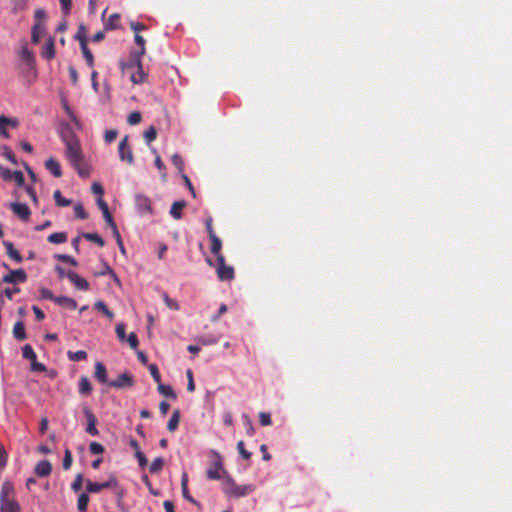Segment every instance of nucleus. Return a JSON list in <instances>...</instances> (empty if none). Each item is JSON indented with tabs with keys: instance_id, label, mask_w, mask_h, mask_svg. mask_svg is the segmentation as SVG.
<instances>
[{
	"instance_id": "obj_1",
	"label": "nucleus",
	"mask_w": 512,
	"mask_h": 512,
	"mask_svg": "<svg viewBox=\"0 0 512 512\" xmlns=\"http://www.w3.org/2000/svg\"><path fill=\"white\" fill-rule=\"evenodd\" d=\"M65 156L80 177L86 178L89 176L90 170L84 163V156L79 140L65 145Z\"/></svg>"
},
{
	"instance_id": "obj_2",
	"label": "nucleus",
	"mask_w": 512,
	"mask_h": 512,
	"mask_svg": "<svg viewBox=\"0 0 512 512\" xmlns=\"http://www.w3.org/2000/svg\"><path fill=\"white\" fill-rule=\"evenodd\" d=\"M217 261L216 273L220 281H231L234 279V268L227 265L224 256H219Z\"/></svg>"
},
{
	"instance_id": "obj_3",
	"label": "nucleus",
	"mask_w": 512,
	"mask_h": 512,
	"mask_svg": "<svg viewBox=\"0 0 512 512\" xmlns=\"http://www.w3.org/2000/svg\"><path fill=\"white\" fill-rule=\"evenodd\" d=\"M211 453L215 457V460L210 463L207 470V477L210 480H219L221 479L223 472L222 458L217 451H212Z\"/></svg>"
},
{
	"instance_id": "obj_4",
	"label": "nucleus",
	"mask_w": 512,
	"mask_h": 512,
	"mask_svg": "<svg viewBox=\"0 0 512 512\" xmlns=\"http://www.w3.org/2000/svg\"><path fill=\"white\" fill-rule=\"evenodd\" d=\"M118 488V481L115 476H110L109 479L102 483L87 481L86 490L88 493H98L103 489Z\"/></svg>"
},
{
	"instance_id": "obj_5",
	"label": "nucleus",
	"mask_w": 512,
	"mask_h": 512,
	"mask_svg": "<svg viewBox=\"0 0 512 512\" xmlns=\"http://www.w3.org/2000/svg\"><path fill=\"white\" fill-rule=\"evenodd\" d=\"M118 153L121 161H125L129 165L134 163V155L129 145V138L127 135L124 136L120 141L118 146Z\"/></svg>"
},
{
	"instance_id": "obj_6",
	"label": "nucleus",
	"mask_w": 512,
	"mask_h": 512,
	"mask_svg": "<svg viewBox=\"0 0 512 512\" xmlns=\"http://www.w3.org/2000/svg\"><path fill=\"white\" fill-rule=\"evenodd\" d=\"M108 385L117 389L132 387L134 385V378L131 374L124 372L117 379L110 381Z\"/></svg>"
},
{
	"instance_id": "obj_7",
	"label": "nucleus",
	"mask_w": 512,
	"mask_h": 512,
	"mask_svg": "<svg viewBox=\"0 0 512 512\" xmlns=\"http://www.w3.org/2000/svg\"><path fill=\"white\" fill-rule=\"evenodd\" d=\"M83 412H84V415L86 417V420H87V426H86V433L91 435V436H97L99 434V430L97 429L96 425H97V418L96 416L94 415V413L88 408V407H85L83 409Z\"/></svg>"
},
{
	"instance_id": "obj_8",
	"label": "nucleus",
	"mask_w": 512,
	"mask_h": 512,
	"mask_svg": "<svg viewBox=\"0 0 512 512\" xmlns=\"http://www.w3.org/2000/svg\"><path fill=\"white\" fill-rule=\"evenodd\" d=\"M27 280V274L23 269L10 270L8 274L3 276L5 283H23Z\"/></svg>"
},
{
	"instance_id": "obj_9",
	"label": "nucleus",
	"mask_w": 512,
	"mask_h": 512,
	"mask_svg": "<svg viewBox=\"0 0 512 512\" xmlns=\"http://www.w3.org/2000/svg\"><path fill=\"white\" fill-rule=\"evenodd\" d=\"M66 278L75 286L76 289L81 291H87L89 289V283L86 279L79 276L74 271H68Z\"/></svg>"
},
{
	"instance_id": "obj_10",
	"label": "nucleus",
	"mask_w": 512,
	"mask_h": 512,
	"mask_svg": "<svg viewBox=\"0 0 512 512\" xmlns=\"http://www.w3.org/2000/svg\"><path fill=\"white\" fill-rule=\"evenodd\" d=\"M1 175L5 180H14L20 187L24 186L25 178L21 171H11L8 168L1 167Z\"/></svg>"
},
{
	"instance_id": "obj_11",
	"label": "nucleus",
	"mask_w": 512,
	"mask_h": 512,
	"mask_svg": "<svg viewBox=\"0 0 512 512\" xmlns=\"http://www.w3.org/2000/svg\"><path fill=\"white\" fill-rule=\"evenodd\" d=\"M13 213L20 219L27 221L30 217V209L25 203L14 202L10 204Z\"/></svg>"
},
{
	"instance_id": "obj_12",
	"label": "nucleus",
	"mask_w": 512,
	"mask_h": 512,
	"mask_svg": "<svg viewBox=\"0 0 512 512\" xmlns=\"http://www.w3.org/2000/svg\"><path fill=\"white\" fill-rule=\"evenodd\" d=\"M135 64L138 68L137 72L131 75V81L134 84H141L146 81L147 74L143 71L140 55H135Z\"/></svg>"
},
{
	"instance_id": "obj_13",
	"label": "nucleus",
	"mask_w": 512,
	"mask_h": 512,
	"mask_svg": "<svg viewBox=\"0 0 512 512\" xmlns=\"http://www.w3.org/2000/svg\"><path fill=\"white\" fill-rule=\"evenodd\" d=\"M136 207L141 213H152V205L150 199L142 194L135 196Z\"/></svg>"
},
{
	"instance_id": "obj_14",
	"label": "nucleus",
	"mask_w": 512,
	"mask_h": 512,
	"mask_svg": "<svg viewBox=\"0 0 512 512\" xmlns=\"http://www.w3.org/2000/svg\"><path fill=\"white\" fill-rule=\"evenodd\" d=\"M21 507L15 498L0 501V512H20Z\"/></svg>"
},
{
	"instance_id": "obj_15",
	"label": "nucleus",
	"mask_w": 512,
	"mask_h": 512,
	"mask_svg": "<svg viewBox=\"0 0 512 512\" xmlns=\"http://www.w3.org/2000/svg\"><path fill=\"white\" fill-rule=\"evenodd\" d=\"M15 498V489L11 481H4L0 490V501Z\"/></svg>"
},
{
	"instance_id": "obj_16",
	"label": "nucleus",
	"mask_w": 512,
	"mask_h": 512,
	"mask_svg": "<svg viewBox=\"0 0 512 512\" xmlns=\"http://www.w3.org/2000/svg\"><path fill=\"white\" fill-rule=\"evenodd\" d=\"M34 471L39 477H47L52 472V465L48 460H42L36 464Z\"/></svg>"
},
{
	"instance_id": "obj_17",
	"label": "nucleus",
	"mask_w": 512,
	"mask_h": 512,
	"mask_svg": "<svg viewBox=\"0 0 512 512\" xmlns=\"http://www.w3.org/2000/svg\"><path fill=\"white\" fill-rule=\"evenodd\" d=\"M45 168L54 176V177H61L62 176V170L60 163L53 157L47 159L45 161Z\"/></svg>"
},
{
	"instance_id": "obj_18",
	"label": "nucleus",
	"mask_w": 512,
	"mask_h": 512,
	"mask_svg": "<svg viewBox=\"0 0 512 512\" xmlns=\"http://www.w3.org/2000/svg\"><path fill=\"white\" fill-rule=\"evenodd\" d=\"M60 138L64 142L65 145L68 143L76 142L78 141V138L76 137L74 131L69 125H65L60 130Z\"/></svg>"
},
{
	"instance_id": "obj_19",
	"label": "nucleus",
	"mask_w": 512,
	"mask_h": 512,
	"mask_svg": "<svg viewBox=\"0 0 512 512\" xmlns=\"http://www.w3.org/2000/svg\"><path fill=\"white\" fill-rule=\"evenodd\" d=\"M94 377L97 381L102 384H108L107 370L103 363L96 362Z\"/></svg>"
},
{
	"instance_id": "obj_20",
	"label": "nucleus",
	"mask_w": 512,
	"mask_h": 512,
	"mask_svg": "<svg viewBox=\"0 0 512 512\" xmlns=\"http://www.w3.org/2000/svg\"><path fill=\"white\" fill-rule=\"evenodd\" d=\"M226 493L235 496V497H243L249 493L248 486H239L235 483H231L229 488L226 489Z\"/></svg>"
},
{
	"instance_id": "obj_21",
	"label": "nucleus",
	"mask_w": 512,
	"mask_h": 512,
	"mask_svg": "<svg viewBox=\"0 0 512 512\" xmlns=\"http://www.w3.org/2000/svg\"><path fill=\"white\" fill-rule=\"evenodd\" d=\"M3 245L6 249L7 255L16 261L17 263H21L23 261V257L19 253V251L14 247L13 243L5 241L3 242Z\"/></svg>"
},
{
	"instance_id": "obj_22",
	"label": "nucleus",
	"mask_w": 512,
	"mask_h": 512,
	"mask_svg": "<svg viewBox=\"0 0 512 512\" xmlns=\"http://www.w3.org/2000/svg\"><path fill=\"white\" fill-rule=\"evenodd\" d=\"M55 304L69 310H75L77 308V302L68 296H57V298H55Z\"/></svg>"
},
{
	"instance_id": "obj_23",
	"label": "nucleus",
	"mask_w": 512,
	"mask_h": 512,
	"mask_svg": "<svg viewBox=\"0 0 512 512\" xmlns=\"http://www.w3.org/2000/svg\"><path fill=\"white\" fill-rule=\"evenodd\" d=\"M181 491H182V495L183 497L188 500L189 502L195 504V505H199V503L189 494V490H188V476L186 473H183L182 474V477H181Z\"/></svg>"
},
{
	"instance_id": "obj_24",
	"label": "nucleus",
	"mask_w": 512,
	"mask_h": 512,
	"mask_svg": "<svg viewBox=\"0 0 512 512\" xmlns=\"http://www.w3.org/2000/svg\"><path fill=\"white\" fill-rule=\"evenodd\" d=\"M42 57H44L47 60H51L55 56V45H54V39L49 38L46 42L45 46L42 49L41 52Z\"/></svg>"
},
{
	"instance_id": "obj_25",
	"label": "nucleus",
	"mask_w": 512,
	"mask_h": 512,
	"mask_svg": "<svg viewBox=\"0 0 512 512\" xmlns=\"http://www.w3.org/2000/svg\"><path fill=\"white\" fill-rule=\"evenodd\" d=\"M209 238L211 240V253L216 257V260H218L219 256H223L221 253L222 242L217 235H212Z\"/></svg>"
},
{
	"instance_id": "obj_26",
	"label": "nucleus",
	"mask_w": 512,
	"mask_h": 512,
	"mask_svg": "<svg viewBox=\"0 0 512 512\" xmlns=\"http://www.w3.org/2000/svg\"><path fill=\"white\" fill-rule=\"evenodd\" d=\"M185 206H186L185 201H175L171 206L170 215L176 220L181 219L182 218V210Z\"/></svg>"
},
{
	"instance_id": "obj_27",
	"label": "nucleus",
	"mask_w": 512,
	"mask_h": 512,
	"mask_svg": "<svg viewBox=\"0 0 512 512\" xmlns=\"http://www.w3.org/2000/svg\"><path fill=\"white\" fill-rule=\"evenodd\" d=\"M67 357L70 361L73 362H79V361H85L88 357L87 352L84 350L79 351H68Z\"/></svg>"
},
{
	"instance_id": "obj_28",
	"label": "nucleus",
	"mask_w": 512,
	"mask_h": 512,
	"mask_svg": "<svg viewBox=\"0 0 512 512\" xmlns=\"http://www.w3.org/2000/svg\"><path fill=\"white\" fill-rule=\"evenodd\" d=\"M92 391V386L86 376H82L79 380V392L82 395H88Z\"/></svg>"
},
{
	"instance_id": "obj_29",
	"label": "nucleus",
	"mask_w": 512,
	"mask_h": 512,
	"mask_svg": "<svg viewBox=\"0 0 512 512\" xmlns=\"http://www.w3.org/2000/svg\"><path fill=\"white\" fill-rule=\"evenodd\" d=\"M94 307L96 310L103 313L109 320L114 318V313L108 308L105 302L99 300L95 302Z\"/></svg>"
},
{
	"instance_id": "obj_30",
	"label": "nucleus",
	"mask_w": 512,
	"mask_h": 512,
	"mask_svg": "<svg viewBox=\"0 0 512 512\" xmlns=\"http://www.w3.org/2000/svg\"><path fill=\"white\" fill-rule=\"evenodd\" d=\"M13 335L17 340H20V341L26 339L25 326L22 322L19 321V322L15 323V325L13 327Z\"/></svg>"
},
{
	"instance_id": "obj_31",
	"label": "nucleus",
	"mask_w": 512,
	"mask_h": 512,
	"mask_svg": "<svg viewBox=\"0 0 512 512\" xmlns=\"http://www.w3.org/2000/svg\"><path fill=\"white\" fill-rule=\"evenodd\" d=\"M179 421H180V411L178 409H176L173 412L171 418L169 419V421L167 423V429L170 432L175 431L178 428Z\"/></svg>"
},
{
	"instance_id": "obj_32",
	"label": "nucleus",
	"mask_w": 512,
	"mask_h": 512,
	"mask_svg": "<svg viewBox=\"0 0 512 512\" xmlns=\"http://www.w3.org/2000/svg\"><path fill=\"white\" fill-rule=\"evenodd\" d=\"M48 241L53 244H62L67 241V233L55 232L48 236Z\"/></svg>"
},
{
	"instance_id": "obj_33",
	"label": "nucleus",
	"mask_w": 512,
	"mask_h": 512,
	"mask_svg": "<svg viewBox=\"0 0 512 512\" xmlns=\"http://www.w3.org/2000/svg\"><path fill=\"white\" fill-rule=\"evenodd\" d=\"M242 423L246 430V434L250 437L253 436L255 434V428L252 420L247 414L242 415Z\"/></svg>"
},
{
	"instance_id": "obj_34",
	"label": "nucleus",
	"mask_w": 512,
	"mask_h": 512,
	"mask_svg": "<svg viewBox=\"0 0 512 512\" xmlns=\"http://www.w3.org/2000/svg\"><path fill=\"white\" fill-rule=\"evenodd\" d=\"M120 15L114 13L110 15L107 22L105 23V30H113L119 27Z\"/></svg>"
},
{
	"instance_id": "obj_35",
	"label": "nucleus",
	"mask_w": 512,
	"mask_h": 512,
	"mask_svg": "<svg viewBox=\"0 0 512 512\" xmlns=\"http://www.w3.org/2000/svg\"><path fill=\"white\" fill-rule=\"evenodd\" d=\"M45 31L44 27L40 23H36L32 28L31 40L34 44L39 43L40 36Z\"/></svg>"
},
{
	"instance_id": "obj_36",
	"label": "nucleus",
	"mask_w": 512,
	"mask_h": 512,
	"mask_svg": "<svg viewBox=\"0 0 512 512\" xmlns=\"http://www.w3.org/2000/svg\"><path fill=\"white\" fill-rule=\"evenodd\" d=\"M88 503H89L88 492L81 493L79 495V497H78V500H77V508H78V510L80 512H85L87 510Z\"/></svg>"
},
{
	"instance_id": "obj_37",
	"label": "nucleus",
	"mask_w": 512,
	"mask_h": 512,
	"mask_svg": "<svg viewBox=\"0 0 512 512\" xmlns=\"http://www.w3.org/2000/svg\"><path fill=\"white\" fill-rule=\"evenodd\" d=\"M158 391H159V393H161L162 395H164L166 397H169V398H172V399H176L177 398L176 393L174 392L172 387L169 386V385H165V384L159 383L158 384Z\"/></svg>"
},
{
	"instance_id": "obj_38",
	"label": "nucleus",
	"mask_w": 512,
	"mask_h": 512,
	"mask_svg": "<svg viewBox=\"0 0 512 512\" xmlns=\"http://www.w3.org/2000/svg\"><path fill=\"white\" fill-rule=\"evenodd\" d=\"M80 47H81L83 57L85 58V60L87 62V65L92 68L94 66V56H93L92 52L90 51V49L87 47V43L80 45Z\"/></svg>"
},
{
	"instance_id": "obj_39",
	"label": "nucleus",
	"mask_w": 512,
	"mask_h": 512,
	"mask_svg": "<svg viewBox=\"0 0 512 512\" xmlns=\"http://www.w3.org/2000/svg\"><path fill=\"white\" fill-rule=\"evenodd\" d=\"M172 164L177 168L178 172L182 175L184 173V160L179 154H174L171 157Z\"/></svg>"
},
{
	"instance_id": "obj_40",
	"label": "nucleus",
	"mask_w": 512,
	"mask_h": 512,
	"mask_svg": "<svg viewBox=\"0 0 512 512\" xmlns=\"http://www.w3.org/2000/svg\"><path fill=\"white\" fill-rule=\"evenodd\" d=\"M54 199H55V202L57 204V206H60V207H66V206H69L71 205L72 201L70 199H67V198H64L60 192V190H56L54 192Z\"/></svg>"
},
{
	"instance_id": "obj_41",
	"label": "nucleus",
	"mask_w": 512,
	"mask_h": 512,
	"mask_svg": "<svg viewBox=\"0 0 512 512\" xmlns=\"http://www.w3.org/2000/svg\"><path fill=\"white\" fill-rule=\"evenodd\" d=\"M21 59L26 62L27 64L31 65L34 63V54L31 50H29L27 47H23L21 49L20 53Z\"/></svg>"
},
{
	"instance_id": "obj_42",
	"label": "nucleus",
	"mask_w": 512,
	"mask_h": 512,
	"mask_svg": "<svg viewBox=\"0 0 512 512\" xmlns=\"http://www.w3.org/2000/svg\"><path fill=\"white\" fill-rule=\"evenodd\" d=\"M164 466V460L162 457L155 458L150 464L149 471L152 474L158 473Z\"/></svg>"
},
{
	"instance_id": "obj_43",
	"label": "nucleus",
	"mask_w": 512,
	"mask_h": 512,
	"mask_svg": "<svg viewBox=\"0 0 512 512\" xmlns=\"http://www.w3.org/2000/svg\"><path fill=\"white\" fill-rule=\"evenodd\" d=\"M82 236L85 239L96 243L99 247H103L105 245V241L97 233H84Z\"/></svg>"
},
{
	"instance_id": "obj_44",
	"label": "nucleus",
	"mask_w": 512,
	"mask_h": 512,
	"mask_svg": "<svg viewBox=\"0 0 512 512\" xmlns=\"http://www.w3.org/2000/svg\"><path fill=\"white\" fill-rule=\"evenodd\" d=\"M22 356H23V358L28 359L31 362L33 360L37 359L36 353L34 352L33 348L29 344H26L22 348Z\"/></svg>"
},
{
	"instance_id": "obj_45",
	"label": "nucleus",
	"mask_w": 512,
	"mask_h": 512,
	"mask_svg": "<svg viewBox=\"0 0 512 512\" xmlns=\"http://www.w3.org/2000/svg\"><path fill=\"white\" fill-rule=\"evenodd\" d=\"M74 38L79 41L80 45L82 44H86L87 43V39H86V28L83 24H81L78 28V32L76 33V35L74 36Z\"/></svg>"
},
{
	"instance_id": "obj_46",
	"label": "nucleus",
	"mask_w": 512,
	"mask_h": 512,
	"mask_svg": "<svg viewBox=\"0 0 512 512\" xmlns=\"http://www.w3.org/2000/svg\"><path fill=\"white\" fill-rule=\"evenodd\" d=\"M157 137V131L154 126H150L145 132H144V139L147 142V144H150L152 141H154Z\"/></svg>"
},
{
	"instance_id": "obj_47",
	"label": "nucleus",
	"mask_w": 512,
	"mask_h": 512,
	"mask_svg": "<svg viewBox=\"0 0 512 512\" xmlns=\"http://www.w3.org/2000/svg\"><path fill=\"white\" fill-rule=\"evenodd\" d=\"M135 43L140 47L139 52H137L135 55H140V58L145 54V39L139 35L135 34Z\"/></svg>"
},
{
	"instance_id": "obj_48",
	"label": "nucleus",
	"mask_w": 512,
	"mask_h": 512,
	"mask_svg": "<svg viewBox=\"0 0 512 512\" xmlns=\"http://www.w3.org/2000/svg\"><path fill=\"white\" fill-rule=\"evenodd\" d=\"M72 461H73L72 453L69 449H66L65 453H64L63 462H62L63 469L64 470L70 469L71 465H72Z\"/></svg>"
},
{
	"instance_id": "obj_49",
	"label": "nucleus",
	"mask_w": 512,
	"mask_h": 512,
	"mask_svg": "<svg viewBox=\"0 0 512 512\" xmlns=\"http://www.w3.org/2000/svg\"><path fill=\"white\" fill-rule=\"evenodd\" d=\"M141 119H142L141 113L138 111H134L129 114V116L127 118V122L130 125H137L141 122Z\"/></svg>"
},
{
	"instance_id": "obj_50",
	"label": "nucleus",
	"mask_w": 512,
	"mask_h": 512,
	"mask_svg": "<svg viewBox=\"0 0 512 512\" xmlns=\"http://www.w3.org/2000/svg\"><path fill=\"white\" fill-rule=\"evenodd\" d=\"M237 450L239 452V454L246 460H249L252 456V453L247 451L245 449V445H244V442L242 440H240L238 443H237Z\"/></svg>"
},
{
	"instance_id": "obj_51",
	"label": "nucleus",
	"mask_w": 512,
	"mask_h": 512,
	"mask_svg": "<svg viewBox=\"0 0 512 512\" xmlns=\"http://www.w3.org/2000/svg\"><path fill=\"white\" fill-rule=\"evenodd\" d=\"M148 368H149L150 374H151L152 378L154 379V381L158 384L161 383V375H160L157 365L150 364Z\"/></svg>"
},
{
	"instance_id": "obj_52",
	"label": "nucleus",
	"mask_w": 512,
	"mask_h": 512,
	"mask_svg": "<svg viewBox=\"0 0 512 512\" xmlns=\"http://www.w3.org/2000/svg\"><path fill=\"white\" fill-rule=\"evenodd\" d=\"M74 212H75V216L79 219L84 220L88 217V214L86 213L84 207L80 203H78L74 206Z\"/></svg>"
},
{
	"instance_id": "obj_53",
	"label": "nucleus",
	"mask_w": 512,
	"mask_h": 512,
	"mask_svg": "<svg viewBox=\"0 0 512 512\" xmlns=\"http://www.w3.org/2000/svg\"><path fill=\"white\" fill-rule=\"evenodd\" d=\"M89 450L92 454H102L105 451L104 446L98 442H91Z\"/></svg>"
},
{
	"instance_id": "obj_54",
	"label": "nucleus",
	"mask_w": 512,
	"mask_h": 512,
	"mask_svg": "<svg viewBox=\"0 0 512 512\" xmlns=\"http://www.w3.org/2000/svg\"><path fill=\"white\" fill-rule=\"evenodd\" d=\"M83 484V476L82 474H77L74 481L71 484V489L74 492H78L82 488Z\"/></svg>"
},
{
	"instance_id": "obj_55",
	"label": "nucleus",
	"mask_w": 512,
	"mask_h": 512,
	"mask_svg": "<svg viewBox=\"0 0 512 512\" xmlns=\"http://www.w3.org/2000/svg\"><path fill=\"white\" fill-rule=\"evenodd\" d=\"M8 454L2 444H0V471L7 465Z\"/></svg>"
},
{
	"instance_id": "obj_56",
	"label": "nucleus",
	"mask_w": 512,
	"mask_h": 512,
	"mask_svg": "<svg viewBox=\"0 0 512 512\" xmlns=\"http://www.w3.org/2000/svg\"><path fill=\"white\" fill-rule=\"evenodd\" d=\"M163 300H164L165 304H166L170 309H172V310H178V309H179V305H178V303H177L175 300L171 299V298L168 296V294H167V293H164V294H163Z\"/></svg>"
},
{
	"instance_id": "obj_57",
	"label": "nucleus",
	"mask_w": 512,
	"mask_h": 512,
	"mask_svg": "<svg viewBox=\"0 0 512 512\" xmlns=\"http://www.w3.org/2000/svg\"><path fill=\"white\" fill-rule=\"evenodd\" d=\"M116 335L118 337V339L121 341V342H124L126 341V333H125V326L124 324L120 323L116 326Z\"/></svg>"
},
{
	"instance_id": "obj_58",
	"label": "nucleus",
	"mask_w": 512,
	"mask_h": 512,
	"mask_svg": "<svg viewBox=\"0 0 512 512\" xmlns=\"http://www.w3.org/2000/svg\"><path fill=\"white\" fill-rule=\"evenodd\" d=\"M5 122H8L7 121V117L4 116V115H1L0 116V135L5 137V138H9L10 135L8 133V131L6 130V125H5Z\"/></svg>"
},
{
	"instance_id": "obj_59",
	"label": "nucleus",
	"mask_w": 512,
	"mask_h": 512,
	"mask_svg": "<svg viewBox=\"0 0 512 512\" xmlns=\"http://www.w3.org/2000/svg\"><path fill=\"white\" fill-rule=\"evenodd\" d=\"M259 422L262 426H268L271 425V416L269 413L266 412H260L259 414Z\"/></svg>"
},
{
	"instance_id": "obj_60",
	"label": "nucleus",
	"mask_w": 512,
	"mask_h": 512,
	"mask_svg": "<svg viewBox=\"0 0 512 512\" xmlns=\"http://www.w3.org/2000/svg\"><path fill=\"white\" fill-rule=\"evenodd\" d=\"M40 296H41V298L51 300L54 303H55V298H57V296H54L52 291L47 288L40 289Z\"/></svg>"
},
{
	"instance_id": "obj_61",
	"label": "nucleus",
	"mask_w": 512,
	"mask_h": 512,
	"mask_svg": "<svg viewBox=\"0 0 512 512\" xmlns=\"http://www.w3.org/2000/svg\"><path fill=\"white\" fill-rule=\"evenodd\" d=\"M126 341L128 342L132 349H137L139 341L135 333H130L129 336L126 338Z\"/></svg>"
},
{
	"instance_id": "obj_62",
	"label": "nucleus",
	"mask_w": 512,
	"mask_h": 512,
	"mask_svg": "<svg viewBox=\"0 0 512 512\" xmlns=\"http://www.w3.org/2000/svg\"><path fill=\"white\" fill-rule=\"evenodd\" d=\"M64 15H68L71 11L72 0H59Z\"/></svg>"
},
{
	"instance_id": "obj_63",
	"label": "nucleus",
	"mask_w": 512,
	"mask_h": 512,
	"mask_svg": "<svg viewBox=\"0 0 512 512\" xmlns=\"http://www.w3.org/2000/svg\"><path fill=\"white\" fill-rule=\"evenodd\" d=\"M118 135V131L115 129L107 130L104 134V139L107 143L113 142Z\"/></svg>"
},
{
	"instance_id": "obj_64",
	"label": "nucleus",
	"mask_w": 512,
	"mask_h": 512,
	"mask_svg": "<svg viewBox=\"0 0 512 512\" xmlns=\"http://www.w3.org/2000/svg\"><path fill=\"white\" fill-rule=\"evenodd\" d=\"M57 258L62 262L68 263L73 266H77V261L70 255L60 254L57 256Z\"/></svg>"
}]
</instances>
